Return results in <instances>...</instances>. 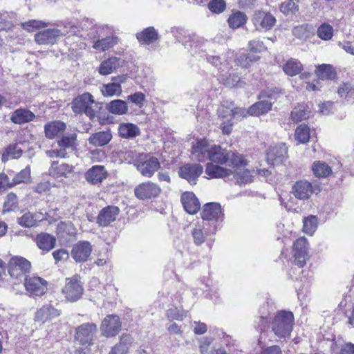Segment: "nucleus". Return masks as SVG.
<instances>
[{"label": "nucleus", "instance_id": "f257e3e1", "mask_svg": "<svg viewBox=\"0 0 354 354\" xmlns=\"http://www.w3.org/2000/svg\"><path fill=\"white\" fill-rule=\"evenodd\" d=\"M294 316L288 311L279 312L272 322V331L279 339H286L292 330Z\"/></svg>", "mask_w": 354, "mask_h": 354}, {"label": "nucleus", "instance_id": "f03ea898", "mask_svg": "<svg viewBox=\"0 0 354 354\" xmlns=\"http://www.w3.org/2000/svg\"><path fill=\"white\" fill-rule=\"evenodd\" d=\"M77 145V135L75 133L64 136L57 141L58 148L47 150L46 154L51 158H66L76 150Z\"/></svg>", "mask_w": 354, "mask_h": 354}, {"label": "nucleus", "instance_id": "7ed1b4c3", "mask_svg": "<svg viewBox=\"0 0 354 354\" xmlns=\"http://www.w3.org/2000/svg\"><path fill=\"white\" fill-rule=\"evenodd\" d=\"M95 108L97 104L88 93L78 95L71 103V109L75 113H84L91 120L95 117Z\"/></svg>", "mask_w": 354, "mask_h": 354}, {"label": "nucleus", "instance_id": "20e7f679", "mask_svg": "<svg viewBox=\"0 0 354 354\" xmlns=\"http://www.w3.org/2000/svg\"><path fill=\"white\" fill-rule=\"evenodd\" d=\"M80 279V276L78 274L66 278L62 292L67 301L75 302L82 297L84 288Z\"/></svg>", "mask_w": 354, "mask_h": 354}, {"label": "nucleus", "instance_id": "39448f33", "mask_svg": "<svg viewBox=\"0 0 354 354\" xmlns=\"http://www.w3.org/2000/svg\"><path fill=\"white\" fill-rule=\"evenodd\" d=\"M30 263L21 257H14L10 259L8 263V273L12 279L22 283L26 278V274L29 272Z\"/></svg>", "mask_w": 354, "mask_h": 354}, {"label": "nucleus", "instance_id": "423d86ee", "mask_svg": "<svg viewBox=\"0 0 354 354\" xmlns=\"http://www.w3.org/2000/svg\"><path fill=\"white\" fill-rule=\"evenodd\" d=\"M277 88L273 91H263L261 97H266L254 104L248 109V113L250 115H259L267 113L271 110L273 104L272 100H276Z\"/></svg>", "mask_w": 354, "mask_h": 354}, {"label": "nucleus", "instance_id": "0eeeda50", "mask_svg": "<svg viewBox=\"0 0 354 354\" xmlns=\"http://www.w3.org/2000/svg\"><path fill=\"white\" fill-rule=\"evenodd\" d=\"M252 22L256 30L266 32L274 26L277 20L275 17L269 12L257 10L252 15Z\"/></svg>", "mask_w": 354, "mask_h": 354}, {"label": "nucleus", "instance_id": "6e6552de", "mask_svg": "<svg viewBox=\"0 0 354 354\" xmlns=\"http://www.w3.org/2000/svg\"><path fill=\"white\" fill-rule=\"evenodd\" d=\"M97 326L93 323H85L76 328L75 339L82 346H89L93 344Z\"/></svg>", "mask_w": 354, "mask_h": 354}, {"label": "nucleus", "instance_id": "1a4fd4ad", "mask_svg": "<svg viewBox=\"0 0 354 354\" xmlns=\"http://www.w3.org/2000/svg\"><path fill=\"white\" fill-rule=\"evenodd\" d=\"M139 172L145 177L150 178L160 167L158 159L150 155H145L135 164Z\"/></svg>", "mask_w": 354, "mask_h": 354}, {"label": "nucleus", "instance_id": "9d476101", "mask_svg": "<svg viewBox=\"0 0 354 354\" xmlns=\"http://www.w3.org/2000/svg\"><path fill=\"white\" fill-rule=\"evenodd\" d=\"M320 188L317 185L313 186L308 180L297 181L292 187V192L294 196L300 200L308 199L313 193L319 192Z\"/></svg>", "mask_w": 354, "mask_h": 354}, {"label": "nucleus", "instance_id": "9b49d317", "mask_svg": "<svg viewBox=\"0 0 354 354\" xmlns=\"http://www.w3.org/2000/svg\"><path fill=\"white\" fill-rule=\"evenodd\" d=\"M160 192L161 189L159 185L151 181L142 183L134 189L135 196L141 200L157 197Z\"/></svg>", "mask_w": 354, "mask_h": 354}, {"label": "nucleus", "instance_id": "f8f14e48", "mask_svg": "<svg viewBox=\"0 0 354 354\" xmlns=\"http://www.w3.org/2000/svg\"><path fill=\"white\" fill-rule=\"evenodd\" d=\"M68 33L66 30L57 28L47 29L35 34V41L39 44L48 45L55 43L60 37Z\"/></svg>", "mask_w": 354, "mask_h": 354}, {"label": "nucleus", "instance_id": "ddd939ff", "mask_svg": "<svg viewBox=\"0 0 354 354\" xmlns=\"http://www.w3.org/2000/svg\"><path fill=\"white\" fill-rule=\"evenodd\" d=\"M307 240L305 237H300L297 239L293 244V257L295 264L302 268L308 259Z\"/></svg>", "mask_w": 354, "mask_h": 354}, {"label": "nucleus", "instance_id": "4468645a", "mask_svg": "<svg viewBox=\"0 0 354 354\" xmlns=\"http://www.w3.org/2000/svg\"><path fill=\"white\" fill-rule=\"evenodd\" d=\"M26 290L31 295L40 296L44 295L47 289V281L39 277H30L24 279Z\"/></svg>", "mask_w": 354, "mask_h": 354}, {"label": "nucleus", "instance_id": "2eb2a0df", "mask_svg": "<svg viewBox=\"0 0 354 354\" xmlns=\"http://www.w3.org/2000/svg\"><path fill=\"white\" fill-rule=\"evenodd\" d=\"M203 168L199 164H186L180 167L179 176L186 179L191 185H196L198 178L202 174Z\"/></svg>", "mask_w": 354, "mask_h": 354}, {"label": "nucleus", "instance_id": "dca6fc26", "mask_svg": "<svg viewBox=\"0 0 354 354\" xmlns=\"http://www.w3.org/2000/svg\"><path fill=\"white\" fill-rule=\"evenodd\" d=\"M93 248L90 242L80 241L76 243L71 250V256L76 262H85L91 254Z\"/></svg>", "mask_w": 354, "mask_h": 354}, {"label": "nucleus", "instance_id": "f3484780", "mask_svg": "<svg viewBox=\"0 0 354 354\" xmlns=\"http://www.w3.org/2000/svg\"><path fill=\"white\" fill-rule=\"evenodd\" d=\"M121 328V323L117 315H108L102 322L101 329L106 337L115 336Z\"/></svg>", "mask_w": 354, "mask_h": 354}, {"label": "nucleus", "instance_id": "a211bd4d", "mask_svg": "<svg viewBox=\"0 0 354 354\" xmlns=\"http://www.w3.org/2000/svg\"><path fill=\"white\" fill-rule=\"evenodd\" d=\"M288 149L285 144H280L270 147L267 153V160L270 164L275 165L281 164L286 159Z\"/></svg>", "mask_w": 354, "mask_h": 354}, {"label": "nucleus", "instance_id": "6ab92c4d", "mask_svg": "<svg viewBox=\"0 0 354 354\" xmlns=\"http://www.w3.org/2000/svg\"><path fill=\"white\" fill-rule=\"evenodd\" d=\"M223 214L220 204L210 203L204 205L201 212V217L204 221H218L222 218Z\"/></svg>", "mask_w": 354, "mask_h": 354}, {"label": "nucleus", "instance_id": "aec40b11", "mask_svg": "<svg viewBox=\"0 0 354 354\" xmlns=\"http://www.w3.org/2000/svg\"><path fill=\"white\" fill-rule=\"evenodd\" d=\"M60 315V311L50 304H46L35 313V320L42 324Z\"/></svg>", "mask_w": 354, "mask_h": 354}, {"label": "nucleus", "instance_id": "412c9836", "mask_svg": "<svg viewBox=\"0 0 354 354\" xmlns=\"http://www.w3.org/2000/svg\"><path fill=\"white\" fill-rule=\"evenodd\" d=\"M213 145H210L206 140H198L195 145L192 147V153L196 156L198 161L209 160L210 152Z\"/></svg>", "mask_w": 354, "mask_h": 354}, {"label": "nucleus", "instance_id": "4be33fe9", "mask_svg": "<svg viewBox=\"0 0 354 354\" xmlns=\"http://www.w3.org/2000/svg\"><path fill=\"white\" fill-rule=\"evenodd\" d=\"M107 175V171L104 166L95 165L86 171L85 178L88 183L95 185L102 183L106 178Z\"/></svg>", "mask_w": 354, "mask_h": 354}, {"label": "nucleus", "instance_id": "5701e85b", "mask_svg": "<svg viewBox=\"0 0 354 354\" xmlns=\"http://www.w3.org/2000/svg\"><path fill=\"white\" fill-rule=\"evenodd\" d=\"M181 203L185 210L189 214H196L200 209V203L192 192H185L181 196Z\"/></svg>", "mask_w": 354, "mask_h": 354}, {"label": "nucleus", "instance_id": "b1692460", "mask_svg": "<svg viewBox=\"0 0 354 354\" xmlns=\"http://www.w3.org/2000/svg\"><path fill=\"white\" fill-rule=\"evenodd\" d=\"M119 211V208L116 206H108L103 208L97 216V223L101 226H107L115 220Z\"/></svg>", "mask_w": 354, "mask_h": 354}, {"label": "nucleus", "instance_id": "393cba45", "mask_svg": "<svg viewBox=\"0 0 354 354\" xmlns=\"http://www.w3.org/2000/svg\"><path fill=\"white\" fill-rule=\"evenodd\" d=\"M218 114L223 120L221 124L223 132L230 134L232 130L233 107L230 108L222 106L218 109Z\"/></svg>", "mask_w": 354, "mask_h": 354}, {"label": "nucleus", "instance_id": "a878e982", "mask_svg": "<svg viewBox=\"0 0 354 354\" xmlns=\"http://www.w3.org/2000/svg\"><path fill=\"white\" fill-rule=\"evenodd\" d=\"M73 171V165L66 163L59 164L57 161H53L48 169V173L53 178H59L66 177Z\"/></svg>", "mask_w": 354, "mask_h": 354}, {"label": "nucleus", "instance_id": "bb28decb", "mask_svg": "<svg viewBox=\"0 0 354 354\" xmlns=\"http://www.w3.org/2000/svg\"><path fill=\"white\" fill-rule=\"evenodd\" d=\"M35 118L33 112L27 109L20 108L12 112L10 120L15 124H22L32 121Z\"/></svg>", "mask_w": 354, "mask_h": 354}, {"label": "nucleus", "instance_id": "cd10ccee", "mask_svg": "<svg viewBox=\"0 0 354 354\" xmlns=\"http://www.w3.org/2000/svg\"><path fill=\"white\" fill-rule=\"evenodd\" d=\"M77 232L76 227L71 221L61 222L57 227L58 237L66 241L70 240V238L75 237Z\"/></svg>", "mask_w": 354, "mask_h": 354}, {"label": "nucleus", "instance_id": "c85d7f7f", "mask_svg": "<svg viewBox=\"0 0 354 354\" xmlns=\"http://www.w3.org/2000/svg\"><path fill=\"white\" fill-rule=\"evenodd\" d=\"M231 173V169H225L212 163H208L205 169V174L208 176L209 178H223L229 180L232 174Z\"/></svg>", "mask_w": 354, "mask_h": 354}, {"label": "nucleus", "instance_id": "c756f323", "mask_svg": "<svg viewBox=\"0 0 354 354\" xmlns=\"http://www.w3.org/2000/svg\"><path fill=\"white\" fill-rule=\"evenodd\" d=\"M118 133L122 138L133 139L140 136V129L135 124L123 122L120 123L118 126Z\"/></svg>", "mask_w": 354, "mask_h": 354}, {"label": "nucleus", "instance_id": "7c9ffc66", "mask_svg": "<svg viewBox=\"0 0 354 354\" xmlns=\"http://www.w3.org/2000/svg\"><path fill=\"white\" fill-rule=\"evenodd\" d=\"M136 38L142 44H151L159 38V35L154 27L150 26L136 34Z\"/></svg>", "mask_w": 354, "mask_h": 354}, {"label": "nucleus", "instance_id": "2f4dec72", "mask_svg": "<svg viewBox=\"0 0 354 354\" xmlns=\"http://www.w3.org/2000/svg\"><path fill=\"white\" fill-rule=\"evenodd\" d=\"M112 139L110 130L99 131L91 135L88 138L89 144L95 147H103L106 145Z\"/></svg>", "mask_w": 354, "mask_h": 354}, {"label": "nucleus", "instance_id": "473e14b6", "mask_svg": "<svg viewBox=\"0 0 354 354\" xmlns=\"http://www.w3.org/2000/svg\"><path fill=\"white\" fill-rule=\"evenodd\" d=\"M248 20L247 15L241 11H233L227 19L228 26L231 29H238L244 26Z\"/></svg>", "mask_w": 354, "mask_h": 354}, {"label": "nucleus", "instance_id": "72a5a7b5", "mask_svg": "<svg viewBox=\"0 0 354 354\" xmlns=\"http://www.w3.org/2000/svg\"><path fill=\"white\" fill-rule=\"evenodd\" d=\"M66 129V124L61 121H53L44 126V132L46 138L53 139L59 133Z\"/></svg>", "mask_w": 354, "mask_h": 354}, {"label": "nucleus", "instance_id": "f704fd0d", "mask_svg": "<svg viewBox=\"0 0 354 354\" xmlns=\"http://www.w3.org/2000/svg\"><path fill=\"white\" fill-rule=\"evenodd\" d=\"M36 243L41 250L48 252L55 247L56 239L49 234L41 233L37 236Z\"/></svg>", "mask_w": 354, "mask_h": 354}, {"label": "nucleus", "instance_id": "c9c22d12", "mask_svg": "<svg viewBox=\"0 0 354 354\" xmlns=\"http://www.w3.org/2000/svg\"><path fill=\"white\" fill-rule=\"evenodd\" d=\"M253 173L248 169L237 168L234 171L232 170V174L229 180L234 179L238 184L248 183L252 182Z\"/></svg>", "mask_w": 354, "mask_h": 354}, {"label": "nucleus", "instance_id": "e433bc0d", "mask_svg": "<svg viewBox=\"0 0 354 354\" xmlns=\"http://www.w3.org/2000/svg\"><path fill=\"white\" fill-rule=\"evenodd\" d=\"M118 42V38L115 36H108L94 41L93 48L99 52L106 51L113 48Z\"/></svg>", "mask_w": 354, "mask_h": 354}, {"label": "nucleus", "instance_id": "4c0bfd02", "mask_svg": "<svg viewBox=\"0 0 354 354\" xmlns=\"http://www.w3.org/2000/svg\"><path fill=\"white\" fill-rule=\"evenodd\" d=\"M229 151L220 146L213 145L210 152L209 160L218 164H224L227 162Z\"/></svg>", "mask_w": 354, "mask_h": 354}, {"label": "nucleus", "instance_id": "58836bf2", "mask_svg": "<svg viewBox=\"0 0 354 354\" xmlns=\"http://www.w3.org/2000/svg\"><path fill=\"white\" fill-rule=\"evenodd\" d=\"M43 216L39 214H34L30 212H25L21 216L18 217V223L24 227H30L34 226L37 221H41Z\"/></svg>", "mask_w": 354, "mask_h": 354}, {"label": "nucleus", "instance_id": "ea45409f", "mask_svg": "<svg viewBox=\"0 0 354 354\" xmlns=\"http://www.w3.org/2000/svg\"><path fill=\"white\" fill-rule=\"evenodd\" d=\"M314 27L308 24H304L295 26L292 29V35L300 39H306L314 35Z\"/></svg>", "mask_w": 354, "mask_h": 354}, {"label": "nucleus", "instance_id": "a19ab883", "mask_svg": "<svg viewBox=\"0 0 354 354\" xmlns=\"http://www.w3.org/2000/svg\"><path fill=\"white\" fill-rule=\"evenodd\" d=\"M120 66V59L112 57L108 59L103 61L99 67L98 71L102 75L111 74Z\"/></svg>", "mask_w": 354, "mask_h": 354}, {"label": "nucleus", "instance_id": "79ce46f5", "mask_svg": "<svg viewBox=\"0 0 354 354\" xmlns=\"http://www.w3.org/2000/svg\"><path fill=\"white\" fill-rule=\"evenodd\" d=\"M132 342V338L129 335H122L119 344L112 348L109 354H127Z\"/></svg>", "mask_w": 354, "mask_h": 354}, {"label": "nucleus", "instance_id": "37998d69", "mask_svg": "<svg viewBox=\"0 0 354 354\" xmlns=\"http://www.w3.org/2000/svg\"><path fill=\"white\" fill-rule=\"evenodd\" d=\"M22 149L19 144H11L8 145L2 154V161L6 162L10 159H17L22 155Z\"/></svg>", "mask_w": 354, "mask_h": 354}, {"label": "nucleus", "instance_id": "c03bdc74", "mask_svg": "<svg viewBox=\"0 0 354 354\" xmlns=\"http://www.w3.org/2000/svg\"><path fill=\"white\" fill-rule=\"evenodd\" d=\"M107 109L113 114L124 115L127 113L128 106L124 100H114L107 105Z\"/></svg>", "mask_w": 354, "mask_h": 354}, {"label": "nucleus", "instance_id": "a18cd8bd", "mask_svg": "<svg viewBox=\"0 0 354 354\" xmlns=\"http://www.w3.org/2000/svg\"><path fill=\"white\" fill-rule=\"evenodd\" d=\"M283 71L290 76H294L299 73L302 69V65L299 61L290 59L283 66Z\"/></svg>", "mask_w": 354, "mask_h": 354}, {"label": "nucleus", "instance_id": "49530a36", "mask_svg": "<svg viewBox=\"0 0 354 354\" xmlns=\"http://www.w3.org/2000/svg\"><path fill=\"white\" fill-rule=\"evenodd\" d=\"M317 75L322 80H333L335 77V72L331 65L322 64L317 67Z\"/></svg>", "mask_w": 354, "mask_h": 354}, {"label": "nucleus", "instance_id": "de8ad7c7", "mask_svg": "<svg viewBox=\"0 0 354 354\" xmlns=\"http://www.w3.org/2000/svg\"><path fill=\"white\" fill-rule=\"evenodd\" d=\"M30 179V168L27 166L24 169L15 176L12 182L9 181V187H13L20 183H27Z\"/></svg>", "mask_w": 354, "mask_h": 354}, {"label": "nucleus", "instance_id": "09e8293b", "mask_svg": "<svg viewBox=\"0 0 354 354\" xmlns=\"http://www.w3.org/2000/svg\"><path fill=\"white\" fill-rule=\"evenodd\" d=\"M313 171L317 177H326L332 172L331 168L326 162L321 161L314 162Z\"/></svg>", "mask_w": 354, "mask_h": 354}, {"label": "nucleus", "instance_id": "8fccbe9b", "mask_svg": "<svg viewBox=\"0 0 354 354\" xmlns=\"http://www.w3.org/2000/svg\"><path fill=\"white\" fill-rule=\"evenodd\" d=\"M310 111L304 106L295 107L291 112V120L295 122H300L307 119L310 115Z\"/></svg>", "mask_w": 354, "mask_h": 354}, {"label": "nucleus", "instance_id": "3c124183", "mask_svg": "<svg viewBox=\"0 0 354 354\" xmlns=\"http://www.w3.org/2000/svg\"><path fill=\"white\" fill-rule=\"evenodd\" d=\"M303 223L304 232L307 234L313 235L317 228L318 223L317 217L313 215L308 216L304 218Z\"/></svg>", "mask_w": 354, "mask_h": 354}, {"label": "nucleus", "instance_id": "603ef678", "mask_svg": "<svg viewBox=\"0 0 354 354\" xmlns=\"http://www.w3.org/2000/svg\"><path fill=\"white\" fill-rule=\"evenodd\" d=\"M102 93L104 96H119L122 93L121 85H119L118 82H113L111 83H109L103 86Z\"/></svg>", "mask_w": 354, "mask_h": 354}, {"label": "nucleus", "instance_id": "864d4df0", "mask_svg": "<svg viewBox=\"0 0 354 354\" xmlns=\"http://www.w3.org/2000/svg\"><path fill=\"white\" fill-rule=\"evenodd\" d=\"M229 166L239 168L240 166L246 165V160L242 155L229 151L227 162Z\"/></svg>", "mask_w": 354, "mask_h": 354}, {"label": "nucleus", "instance_id": "5fc2aeb1", "mask_svg": "<svg viewBox=\"0 0 354 354\" xmlns=\"http://www.w3.org/2000/svg\"><path fill=\"white\" fill-rule=\"evenodd\" d=\"M310 138V129L306 124H300L295 131V139L300 143L308 142Z\"/></svg>", "mask_w": 354, "mask_h": 354}, {"label": "nucleus", "instance_id": "6e6d98bb", "mask_svg": "<svg viewBox=\"0 0 354 354\" xmlns=\"http://www.w3.org/2000/svg\"><path fill=\"white\" fill-rule=\"evenodd\" d=\"M317 32L320 39L328 41L333 36V28L330 24L324 23L317 28Z\"/></svg>", "mask_w": 354, "mask_h": 354}, {"label": "nucleus", "instance_id": "4d7b16f0", "mask_svg": "<svg viewBox=\"0 0 354 354\" xmlns=\"http://www.w3.org/2000/svg\"><path fill=\"white\" fill-rule=\"evenodd\" d=\"M337 93L342 98H351L354 95V87L350 83H342L338 88Z\"/></svg>", "mask_w": 354, "mask_h": 354}, {"label": "nucleus", "instance_id": "13d9d810", "mask_svg": "<svg viewBox=\"0 0 354 354\" xmlns=\"http://www.w3.org/2000/svg\"><path fill=\"white\" fill-rule=\"evenodd\" d=\"M280 11L284 15L295 14L299 10V6L292 0H286L281 3Z\"/></svg>", "mask_w": 354, "mask_h": 354}, {"label": "nucleus", "instance_id": "bf43d9fd", "mask_svg": "<svg viewBox=\"0 0 354 354\" xmlns=\"http://www.w3.org/2000/svg\"><path fill=\"white\" fill-rule=\"evenodd\" d=\"M204 224H200L196 225L192 230V236L194 239V243L197 245H200L204 243L205 240V234L203 232Z\"/></svg>", "mask_w": 354, "mask_h": 354}, {"label": "nucleus", "instance_id": "052dcab7", "mask_svg": "<svg viewBox=\"0 0 354 354\" xmlns=\"http://www.w3.org/2000/svg\"><path fill=\"white\" fill-rule=\"evenodd\" d=\"M21 26L28 32H32L35 30L46 26V24L42 21L30 20L21 24Z\"/></svg>", "mask_w": 354, "mask_h": 354}, {"label": "nucleus", "instance_id": "680f3d73", "mask_svg": "<svg viewBox=\"0 0 354 354\" xmlns=\"http://www.w3.org/2000/svg\"><path fill=\"white\" fill-rule=\"evenodd\" d=\"M226 8V3L224 0H212L208 3V8L214 13H221Z\"/></svg>", "mask_w": 354, "mask_h": 354}, {"label": "nucleus", "instance_id": "e2e57ef3", "mask_svg": "<svg viewBox=\"0 0 354 354\" xmlns=\"http://www.w3.org/2000/svg\"><path fill=\"white\" fill-rule=\"evenodd\" d=\"M166 316L169 320H178L182 321L185 315L183 311L180 310L176 307H171L167 310Z\"/></svg>", "mask_w": 354, "mask_h": 354}, {"label": "nucleus", "instance_id": "0e129e2a", "mask_svg": "<svg viewBox=\"0 0 354 354\" xmlns=\"http://www.w3.org/2000/svg\"><path fill=\"white\" fill-rule=\"evenodd\" d=\"M127 100L142 108L145 102V95L142 92H136L127 97Z\"/></svg>", "mask_w": 354, "mask_h": 354}, {"label": "nucleus", "instance_id": "69168bd1", "mask_svg": "<svg viewBox=\"0 0 354 354\" xmlns=\"http://www.w3.org/2000/svg\"><path fill=\"white\" fill-rule=\"evenodd\" d=\"M18 204L17 196L14 193H10L6 196V200L4 202V207L8 211L13 210L17 207Z\"/></svg>", "mask_w": 354, "mask_h": 354}, {"label": "nucleus", "instance_id": "338daca9", "mask_svg": "<svg viewBox=\"0 0 354 354\" xmlns=\"http://www.w3.org/2000/svg\"><path fill=\"white\" fill-rule=\"evenodd\" d=\"M53 258L56 263H64L69 258V254L64 249H59L53 252Z\"/></svg>", "mask_w": 354, "mask_h": 354}, {"label": "nucleus", "instance_id": "774afa93", "mask_svg": "<svg viewBox=\"0 0 354 354\" xmlns=\"http://www.w3.org/2000/svg\"><path fill=\"white\" fill-rule=\"evenodd\" d=\"M220 78L221 81L223 82V84L229 87L236 86L240 82V77L235 74H230L226 78L225 77L224 75H221Z\"/></svg>", "mask_w": 354, "mask_h": 354}]
</instances>
